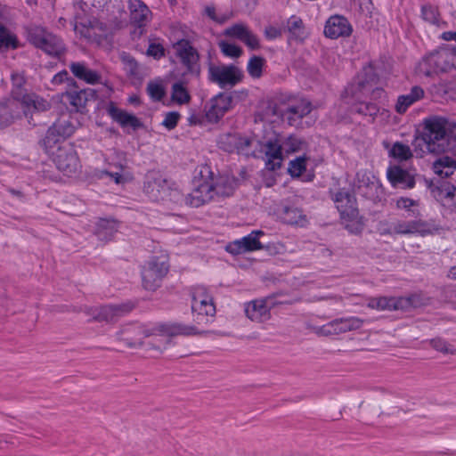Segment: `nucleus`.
<instances>
[{
    "instance_id": "1",
    "label": "nucleus",
    "mask_w": 456,
    "mask_h": 456,
    "mask_svg": "<svg viewBox=\"0 0 456 456\" xmlns=\"http://www.w3.org/2000/svg\"><path fill=\"white\" fill-rule=\"evenodd\" d=\"M421 138L428 151L434 154L451 152L456 157V134L447 128L444 118L434 117L425 119Z\"/></svg>"
},
{
    "instance_id": "2",
    "label": "nucleus",
    "mask_w": 456,
    "mask_h": 456,
    "mask_svg": "<svg viewBox=\"0 0 456 456\" xmlns=\"http://www.w3.org/2000/svg\"><path fill=\"white\" fill-rule=\"evenodd\" d=\"M12 88L11 91L13 100L20 102L23 113L27 118L32 117L35 111H45L49 108V103L36 94H28L23 87L25 79L19 74L12 75Z\"/></svg>"
},
{
    "instance_id": "3",
    "label": "nucleus",
    "mask_w": 456,
    "mask_h": 456,
    "mask_svg": "<svg viewBox=\"0 0 456 456\" xmlns=\"http://www.w3.org/2000/svg\"><path fill=\"white\" fill-rule=\"evenodd\" d=\"M453 59V55L445 50L433 51L418 63L416 72L425 77L449 72L454 68Z\"/></svg>"
},
{
    "instance_id": "4",
    "label": "nucleus",
    "mask_w": 456,
    "mask_h": 456,
    "mask_svg": "<svg viewBox=\"0 0 456 456\" xmlns=\"http://www.w3.org/2000/svg\"><path fill=\"white\" fill-rule=\"evenodd\" d=\"M169 270L167 260L159 256H152L142 267V282L145 289L155 291L160 287L163 278Z\"/></svg>"
},
{
    "instance_id": "5",
    "label": "nucleus",
    "mask_w": 456,
    "mask_h": 456,
    "mask_svg": "<svg viewBox=\"0 0 456 456\" xmlns=\"http://www.w3.org/2000/svg\"><path fill=\"white\" fill-rule=\"evenodd\" d=\"M354 191L373 202L380 200L383 194L382 185L379 178L365 169L356 172L354 180Z\"/></svg>"
},
{
    "instance_id": "6",
    "label": "nucleus",
    "mask_w": 456,
    "mask_h": 456,
    "mask_svg": "<svg viewBox=\"0 0 456 456\" xmlns=\"http://www.w3.org/2000/svg\"><path fill=\"white\" fill-rule=\"evenodd\" d=\"M208 77L221 89L227 90L240 83L244 74L240 69L233 64L210 65Z\"/></svg>"
},
{
    "instance_id": "7",
    "label": "nucleus",
    "mask_w": 456,
    "mask_h": 456,
    "mask_svg": "<svg viewBox=\"0 0 456 456\" xmlns=\"http://www.w3.org/2000/svg\"><path fill=\"white\" fill-rule=\"evenodd\" d=\"M51 159L56 167L68 175L75 174L79 167V158L72 143L58 146Z\"/></svg>"
},
{
    "instance_id": "8",
    "label": "nucleus",
    "mask_w": 456,
    "mask_h": 456,
    "mask_svg": "<svg viewBox=\"0 0 456 456\" xmlns=\"http://www.w3.org/2000/svg\"><path fill=\"white\" fill-rule=\"evenodd\" d=\"M134 308V304L127 301L118 305H104L92 308L89 314L95 322H116Z\"/></svg>"
},
{
    "instance_id": "9",
    "label": "nucleus",
    "mask_w": 456,
    "mask_h": 456,
    "mask_svg": "<svg viewBox=\"0 0 456 456\" xmlns=\"http://www.w3.org/2000/svg\"><path fill=\"white\" fill-rule=\"evenodd\" d=\"M155 335V328H147L142 324H127L117 332V339L123 342L129 348L142 345L145 338Z\"/></svg>"
},
{
    "instance_id": "10",
    "label": "nucleus",
    "mask_w": 456,
    "mask_h": 456,
    "mask_svg": "<svg viewBox=\"0 0 456 456\" xmlns=\"http://www.w3.org/2000/svg\"><path fill=\"white\" fill-rule=\"evenodd\" d=\"M199 175L209 178L211 185H213L214 194L216 196L228 197L233 193L237 187V178L229 175H219L218 177H215L211 167L208 165H204L200 167Z\"/></svg>"
},
{
    "instance_id": "11",
    "label": "nucleus",
    "mask_w": 456,
    "mask_h": 456,
    "mask_svg": "<svg viewBox=\"0 0 456 456\" xmlns=\"http://www.w3.org/2000/svg\"><path fill=\"white\" fill-rule=\"evenodd\" d=\"M232 106V95L228 94V92H221L205 106L206 118L209 122L217 123Z\"/></svg>"
},
{
    "instance_id": "12",
    "label": "nucleus",
    "mask_w": 456,
    "mask_h": 456,
    "mask_svg": "<svg viewBox=\"0 0 456 456\" xmlns=\"http://www.w3.org/2000/svg\"><path fill=\"white\" fill-rule=\"evenodd\" d=\"M198 184L191 193H188L184 198L186 205L191 208H199L206 203L211 201L214 197L213 185L209 178L201 177L198 175Z\"/></svg>"
},
{
    "instance_id": "13",
    "label": "nucleus",
    "mask_w": 456,
    "mask_h": 456,
    "mask_svg": "<svg viewBox=\"0 0 456 456\" xmlns=\"http://www.w3.org/2000/svg\"><path fill=\"white\" fill-rule=\"evenodd\" d=\"M332 199L342 219L354 221L357 218L359 211L354 194L342 188L334 194Z\"/></svg>"
},
{
    "instance_id": "14",
    "label": "nucleus",
    "mask_w": 456,
    "mask_h": 456,
    "mask_svg": "<svg viewBox=\"0 0 456 456\" xmlns=\"http://www.w3.org/2000/svg\"><path fill=\"white\" fill-rule=\"evenodd\" d=\"M181 62L186 67L187 71L195 76L200 75V54L191 42L187 39H181L174 45Z\"/></svg>"
},
{
    "instance_id": "15",
    "label": "nucleus",
    "mask_w": 456,
    "mask_h": 456,
    "mask_svg": "<svg viewBox=\"0 0 456 456\" xmlns=\"http://www.w3.org/2000/svg\"><path fill=\"white\" fill-rule=\"evenodd\" d=\"M29 41L37 48L49 54H58L61 51L60 39L41 27H35L28 32Z\"/></svg>"
},
{
    "instance_id": "16",
    "label": "nucleus",
    "mask_w": 456,
    "mask_h": 456,
    "mask_svg": "<svg viewBox=\"0 0 456 456\" xmlns=\"http://www.w3.org/2000/svg\"><path fill=\"white\" fill-rule=\"evenodd\" d=\"M264 235L265 232L262 230H254L247 236L228 243L225 249L232 255H240L262 249L264 246L260 242L259 238Z\"/></svg>"
},
{
    "instance_id": "17",
    "label": "nucleus",
    "mask_w": 456,
    "mask_h": 456,
    "mask_svg": "<svg viewBox=\"0 0 456 456\" xmlns=\"http://www.w3.org/2000/svg\"><path fill=\"white\" fill-rule=\"evenodd\" d=\"M155 335H166L168 337L175 336H201L208 331L200 330L194 325H188L183 322H160L154 325Z\"/></svg>"
},
{
    "instance_id": "18",
    "label": "nucleus",
    "mask_w": 456,
    "mask_h": 456,
    "mask_svg": "<svg viewBox=\"0 0 456 456\" xmlns=\"http://www.w3.org/2000/svg\"><path fill=\"white\" fill-rule=\"evenodd\" d=\"M276 305L273 296L252 300L245 305V314L253 322H265L271 316L270 310Z\"/></svg>"
},
{
    "instance_id": "19",
    "label": "nucleus",
    "mask_w": 456,
    "mask_h": 456,
    "mask_svg": "<svg viewBox=\"0 0 456 456\" xmlns=\"http://www.w3.org/2000/svg\"><path fill=\"white\" fill-rule=\"evenodd\" d=\"M261 152L265 153V167L270 171H275L281 167L283 160V148L280 137L268 139L261 146Z\"/></svg>"
},
{
    "instance_id": "20",
    "label": "nucleus",
    "mask_w": 456,
    "mask_h": 456,
    "mask_svg": "<svg viewBox=\"0 0 456 456\" xmlns=\"http://www.w3.org/2000/svg\"><path fill=\"white\" fill-rule=\"evenodd\" d=\"M364 321L355 316L346 318L334 319L321 329V332L325 336L339 335L352 330H359L362 327Z\"/></svg>"
},
{
    "instance_id": "21",
    "label": "nucleus",
    "mask_w": 456,
    "mask_h": 456,
    "mask_svg": "<svg viewBox=\"0 0 456 456\" xmlns=\"http://www.w3.org/2000/svg\"><path fill=\"white\" fill-rule=\"evenodd\" d=\"M65 96L75 111L85 113L86 105L90 102H94L98 97V94L97 91L93 88L88 87L78 90L77 87L74 88V90L67 91Z\"/></svg>"
},
{
    "instance_id": "22",
    "label": "nucleus",
    "mask_w": 456,
    "mask_h": 456,
    "mask_svg": "<svg viewBox=\"0 0 456 456\" xmlns=\"http://www.w3.org/2000/svg\"><path fill=\"white\" fill-rule=\"evenodd\" d=\"M106 111L122 128L131 127L133 131H137L143 127V123L135 115L118 108L111 101L107 103Z\"/></svg>"
},
{
    "instance_id": "23",
    "label": "nucleus",
    "mask_w": 456,
    "mask_h": 456,
    "mask_svg": "<svg viewBox=\"0 0 456 456\" xmlns=\"http://www.w3.org/2000/svg\"><path fill=\"white\" fill-rule=\"evenodd\" d=\"M324 35L331 39L349 37L353 28L348 20L342 15L330 16L324 27Z\"/></svg>"
},
{
    "instance_id": "24",
    "label": "nucleus",
    "mask_w": 456,
    "mask_h": 456,
    "mask_svg": "<svg viewBox=\"0 0 456 456\" xmlns=\"http://www.w3.org/2000/svg\"><path fill=\"white\" fill-rule=\"evenodd\" d=\"M387 177L395 188L411 189L416 183L414 175L399 165L389 167L387 170Z\"/></svg>"
},
{
    "instance_id": "25",
    "label": "nucleus",
    "mask_w": 456,
    "mask_h": 456,
    "mask_svg": "<svg viewBox=\"0 0 456 456\" xmlns=\"http://www.w3.org/2000/svg\"><path fill=\"white\" fill-rule=\"evenodd\" d=\"M395 235L420 234L425 236L431 233V228L428 222L421 219L411 221H397L393 223Z\"/></svg>"
},
{
    "instance_id": "26",
    "label": "nucleus",
    "mask_w": 456,
    "mask_h": 456,
    "mask_svg": "<svg viewBox=\"0 0 456 456\" xmlns=\"http://www.w3.org/2000/svg\"><path fill=\"white\" fill-rule=\"evenodd\" d=\"M419 180L424 183L437 201H444L445 199L454 196L456 187L447 181L441 179L434 181L421 177H419Z\"/></svg>"
},
{
    "instance_id": "27",
    "label": "nucleus",
    "mask_w": 456,
    "mask_h": 456,
    "mask_svg": "<svg viewBox=\"0 0 456 456\" xmlns=\"http://www.w3.org/2000/svg\"><path fill=\"white\" fill-rule=\"evenodd\" d=\"M169 182L161 175H150L144 182L143 191L152 201H161Z\"/></svg>"
},
{
    "instance_id": "28",
    "label": "nucleus",
    "mask_w": 456,
    "mask_h": 456,
    "mask_svg": "<svg viewBox=\"0 0 456 456\" xmlns=\"http://www.w3.org/2000/svg\"><path fill=\"white\" fill-rule=\"evenodd\" d=\"M131 22L138 27H144L151 16V11L142 0H127Z\"/></svg>"
},
{
    "instance_id": "29",
    "label": "nucleus",
    "mask_w": 456,
    "mask_h": 456,
    "mask_svg": "<svg viewBox=\"0 0 456 456\" xmlns=\"http://www.w3.org/2000/svg\"><path fill=\"white\" fill-rule=\"evenodd\" d=\"M424 90L419 86H414L410 92L397 97L395 110L398 114H404L408 109L424 97Z\"/></svg>"
},
{
    "instance_id": "30",
    "label": "nucleus",
    "mask_w": 456,
    "mask_h": 456,
    "mask_svg": "<svg viewBox=\"0 0 456 456\" xmlns=\"http://www.w3.org/2000/svg\"><path fill=\"white\" fill-rule=\"evenodd\" d=\"M118 222L113 218H100L94 228V235L102 242L111 240L118 232Z\"/></svg>"
},
{
    "instance_id": "31",
    "label": "nucleus",
    "mask_w": 456,
    "mask_h": 456,
    "mask_svg": "<svg viewBox=\"0 0 456 456\" xmlns=\"http://www.w3.org/2000/svg\"><path fill=\"white\" fill-rule=\"evenodd\" d=\"M285 32L289 33L288 42H304L307 37L302 19L292 15L284 22Z\"/></svg>"
},
{
    "instance_id": "32",
    "label": "nucleus",
    "mask_w": 456,
    "mask_h": 456,
    "mask_svg": "<svg viewBox=\"0 0 456 456\" xmlns=\"http://www.w3.org/2000/svg\"><path fill=\"white\" fill-rule=\"evenodd\" d=\"M312 110L311 102L305 100H301L296 104L288 106L284 112L288 123L290 126H297V123Z\"/></svg>"
},
{
    "instance_id": "33",
    "label": "nucleus",
    "mask_w": 456,
    "mask_h": 456,
    "mask_svg": "<svg viewBox=\"0 0 456 456\" xmlns=\"http://www.w3.org/2000/svg\"><path fill=\"white\" fill-rule=\"evenodd\" d=\"M69 69L74 77L87 84L95 85L101 80V75L97 71L89 69L85 62H71Z\"/></svg>"
},
{
    "instance_id": "34",
    "label": "nucleus",
    "mask_w": 456,
    "mask_h": 456,
    "mask_svg": "<svg viewBox=\"0 0 456 456\" xmlns=\"http://www.w3.org/2000/svg\"><path fill=\"white\" fill-rule=\"evenodd\" d=\"M281 219L285 224L304 227L308 223L303 210L294 205L284 206L281 211Z\"/></svg>"
},
{
    "instance_id": "35",
    "label": "nucleus",
    "mask_w": 456,
    "mask_h": 456,
    "mask_svg": "<svg viewBox=\"0 0 456 456\" xmlns=\"http://www.w3.org/2000/svg\"><path fill=\"white\" fill-rule=\"evenodd\" d=\"M367 306L379 311L401 310V308H399V297H370L367 303Z\"/></svg>"
},
{
    "instance_id": "36",
    "label": "nucleus",
    "mask_w": 456,
    "mask_h": 456,
    "mask_svg": "<svg viewBox=\"0 0 456 456\" xmlns=\"http://www.w3.org/2000/svg\"><path fill=\"white\" fill-rule=\"evenodd\" d=\"M54 131L55 128L49 127L45 136L39 141L40 147L50 157L54 153L58 146L68 143L67 142H64L61 136H58Z\"/></svg>"
},
{
    "instance_id": "37",
    "label": "nucleus",
    "mask_w": 456,
    "mask_h": 456,
    "mask_svg": "<svg viewBox=\"0 0 456 456\" xmlns=\"http://www.w3.org/2000/svg\"><path fill=\"white\" fill-rule=\"evenodd\" d=\"M384 147L388 149V156L398 162L407 161L413 157L410 146L401 142H395L390 148L388 142H384Z\"/></svg>"
},
{
    "instance_id": "38",
    "label": "nucleus",
    "mask_w": 456,
    "mask_h": 456,
    "mask_svg": "<svg viewBox=\"0 0 456 456\" xmlns=\"http://www.w3.org/2000/svg\"><path fill=\"white\" fill-rule=\"evenodd\" d=\"M433 171L441 178L449 177L456 170V160L449 156H443L433 163Z\"/></svg>"
},
{
    "instance_id": "39",
    "label": "nucleus",
    "mask_w": 456,
    "mask_h": 456,
    "mask_svg": "<svg viewBox=\"0 0 456 456\" xmlns=\"http://www.w3.org/2000/svg\"><path fill=\"white\" fill-rule=\"evenodd\" d=\"M378 104L370 102H357L351 106V112L369 118L373 122L379 112Z\"/></svg>"
},
{
    "instance_id": "40",
    "label": "nucleus",
    "mask_w": 456,
    "mask_h": 456,
    "mask_svg": "<svg viewBox=\"0 0 456 456\" xmlns=\"http://www.w3.org/2000/svg\"><path fill=\"white\" fill-rule=\"evenodd\" d=\"M171 99L178 104H185L191 101V95L183 78L172 85Z\"/></svg>"
},
{
    "instance_id": "41",
    "label": "nucleus",
    "mask_w": 456,
    "mask_h": 456,
    "mask_svg": "<svg viewBox=\"0 0 456 456\" xmlns=\"http://www.w3.org/2000/svg\"><path fill=\"white\" fill-rule=\"evenodd\" d=\"M282 143L283 151L287 154L299 151L306 144L299 136L290 134L287 137H280Z\"/></svg>"
},
{
    "instance_id": "42",
    "label": "nucleus",
    "mask_w": 456,
    "mask_h": 456,
    "mask_svg": "<svg viewBox=\"0 0 456 456\" xmlns=\"http://www.w3.org/2000/svg\"><path fill=\"white\" fill-rule=\"evenodd\" d=\"M216 312V305L212 300L204 307H201V310L192 312L194 314V322L199 325L208 324L210 322V318L215 316Z\"/></svg>"
},
{
    "instance_id": "43",
    "label": "nucleus",
    "mask_w": 456,
    "mask_h": 456,
    "mask_svg": "<svg viewBox=\"0 0 456 456\" xmlns=\"http://www.w3.org/2000/svg\"><path fill=\"white\" fill-rule=\"evenodd\" d=\"M18 47L17 37L4 25H0V50L17 49Z\"/></svg>"
},
{
    "instance_id": "44",
    "label": "nucleus",
    "mask_w": 456,
    "mask_h": 456,
    "mask_svg": "<svg viewBox=\"0 0 456 456\" xmlns=\"http://www.w3.org/2000/svg\"><path fill=\"white\" fill-rule=\"evenodd\" d=\"M238 133H225L220 134L217 140L219 149L228 153L235 152Z\"/></svg>"
},
{
    "instance_id": "45",
    "label": "nucleus",
    "mask_w": 456,
    "mask_h": 456,
    "mask_svg": "<svg viewBox=\"0 0 456 456\" xmlns=\"http://www.w3.org/2000/svg\"><path fill=\"white\" fill-rule=\"evenodd\" d=\"M424 305L420 294H411L408 297H399V308L401 311H409L411 308H418Z\"/></svg>"
},
{
    "instance_id": "46",
    "label": "nucleus",
    "mask_w": 456,
    "mask_h": 456,
    "mask_svg": "<svg viewBox=\"0 0 456 456\" xmlns=\"http://www.w3.org/2000/svg\"><path fill=\"white\" fill-rule=\"evenodd\" d=\"M265 60L261 56L253 55L247 65V71L250 77L259 78L263 74Z\"/></svg>"
},
{
    "instance_id": "47",
    "label": "nucleus",
    "mask_w": 456,
    "mask_h": 456,
    "mask_svg": "<svg viewBox=\"0 0 456 456\" xmlns=\"http://www.w3.org/2000/svg\"><path fill=\"white\" fill-rule=\"evenodd\" d=\"M50 128H55L54 132L58 136H61L64 142L74 134L76 129L74 125L69 120H59L53 123Z\"/></svg>"
},
{
    "instance_id": "48",
    "label": "nucleus",
    "mask_w": 456,
    "mask_h": 456,
    "mask_svg": "<svg viewBox=\"0 0 456 456\" xmlns=\"http://www.w3.org/2000/svg\"><path fill=\"white\" fill-rule=\"evenodd\" d=\"M306 160L307 158L305 156H301L289 161L288 172L291 177H299L305 171Z\"/></svg>"
},
{
    "instance_id": "49",
    "label": "nucleus",
    "mask_w": 456,
    "mask_h": 456,
    "mask_svg": "<svg viewBox=\"0 0 456 456\" xmlns=\"http://www.w3.org/2000/svg\"><path fill=\"white\" fill-rule=\"evenodd\" d=\"M422 19L433 25L438 24L439 12L438 8L431 4H427L421 6Z\"/></svg>"
},
{
    "instance_id": "50",
    "label": "nucleus",
    "mask_w": 456,
    "mask_h": 456,
    "mask_svg": "<svg viewBox=\"0 0 456 456\" xmlns=\"http://www.w3.org/2000/svg\"><path fill=\"white\" fill-rule=\"evenodd\" d=\"M222 53L230 58H239L243 53L241 47L234 43L222 40L218 43Z\"/></svg>"
},
{
    "instance_id": "51",
    "label": "nucleus",
    "mask_w": 456,
    "mask_h": 456,
    "mask_svg": "<svg viewBox=\"0 0 456 456\" xmlns=\"http://www.w3.org/2000/svg\"><path fill=\"white\" fill-rule=\"evenodd\" d=\"M285 32L284 22L267 25L264 29V36L266 40L273 41L281 38Z\"/></svg>"
},
{
    "instance_id": "52",
    "label": "nucleus",
    "mask_w": 456,
    "mask_h": 456,
    "mask_svg": "<svg viewBox=\"0 0 456 456\" xmlns=\"http://www.w3.org/2000/svg\"><path fill=\"white\" fill-rule=\"evenodd\" d=\"M121 61L125 65L126 74L131 77H136L139 74V66L136 60L129 53H123L121 54Z\"/></svg>"
},
{
    "instance_id": "53",
    "label": "nucleus",
    "mask_w": 456,
    "mask_h": 456,
    "mask_svg": "<svg viewBox=\"0 0 456 456\" xmlns=\"http://www.w3.org/2000/svg\"><path fill=\"white\" fill-rule=\"evenodd\" d=\"M173 185L174 184L169 182L167 190L166 191V193L164 194L163 200L161 201H169L175 204H181L183 201H184L185 196L177 188L173 187Z\"/></svg>"
},
{
    "instance_id": "54",
    "label": "nucleus",
    "mask_w": 456,
    "mask_h": 456,
    "mask_svg": "<svg viewBox=\"0 0 456 456\" xmlns=\"http://www.w3.org/2000/svg\"><path fill=\"white\" fill-rule=\"evenodd\" d=\"M248 31V28L245 25H243L241 23H236V24H233L232 26L227 28L224 30V34L226 37H234V38H237V39L242 41V39L244 38V37Z\"/></svg>"
},
{
    "instance_id": "55",
    "label": "nucleus",
    "mask_w": 456,
    "mask_h": 456,
    "mask_svg": "<svg viewBox=\"0 0 456 456\" xmlns=\"http://www.w3.org/2000/svg\"><path fill=\"white\" fill-rule=\"evenodd\" d=\"M51 82L54 86L61 85V84L66 82L69 86L73 87V88H77V84L76 80L73 77H69V75L66 69H63V70L58 72L57 74H55L53 77Z\"/></svg>"
},
{
    "instance_id": "56",
    "label": "nucleus",
    "mask_w": 456,
    "mask_h": 456,
    "mask_svg": "<svg viewBox=\"0 0 456 456\" xmlns=\"http://www.w3.org/2000/svg\"><path fill=\"white\" fill-rule=\"evenodd\" d=\"M147 92H148V94L150 95V97L154 102L161 101L166 94L163 86L160 84H158V83H153V82H150L148 84Z\"/></svg>"
},
{
    "instance_id": "57",
    "label": "nucleus",
    "mask_w": 456,
    "mask_h": 456,
    "mask_svg": "<svg viewBox=\"0 0 456 456\" xmlns=\"http://www.w3.org/2000/svg\"><path fill=\"white\" fill-rule=\"evenodd\" d=\"M236 141L235 152L238 154L249 155L250 146L252 144L251 138L238 134V140Z\"/></svg>"
},
{
    "instance_id": "58",
    "label": "nucleus",
    "mask_w": 456,
    "mask_h": 456,
    "mask_svg": "<svg viewBox=\"0 0 456 456\" xmlns=\"http://www.w3.org/2000/svg\"><path fill=\"white\" fill-rule=\"evenodd\" d=\"M181 118V115L177 111H168L165 114V118L161 123L167 130L175 129Z\"/></svg>"
},
{
    "instance_id": "59",
    "label": "nucleus",
    "mask_w": 456,
    "mask_h": 456,
    "mask_svg": "<svg viewBox=\"0 0 456 456\" xmlns=\"http://www.w3.org/2000/svg\"><path fill=\"white\" fill-rule=\"evenodd\" d=\"M430 345L436 351L444 354H453L455 351L452 345H450L447 341L440 338L431 339Z\"/></svg>"
},
{
    "instance_id": "60",
    "label": "nucleus",
    "mask_w": 456,
    "mask_h": 456,
    "mask_svg": "<svg viewBox=\"0 0 456 456\" xmlns=\"http://www.w3.org/2000/svg\"><path fill=\"white\" fill-rule=\"evenodd\" d=\"M191 299H206L208 301H212L213 297L209 294L208 289L203 285H197L191 288Z\"/></svg>"
},
{
    "instance_id": "61",
    "label": "nucleus",
    "mask_w": 456,
    "mask_h": 456,
    "mask_svg": "<svg viewBox=\"0 0 456 456\" xmlns=\"http://www.w3.org/2000/svg\"><path fill=\"white\" fill-rule=\"evenodd\" d=\"M417 205V202L409 198H400L397 200L396 206L398 208L406 209L410 211L411 214L410 216H417L419 215L418 210L411 209V208Z\"/></svg>"
},
{
    "instance_id": "62",
    "label": "nucleus",
    "mask_w": 456,
    "mask_h": 456,
    "mask_svg": "<svg viewBox=\"0 0 456 456\" xmlns=\"http://www.w3.org/2000/svg\"><path fill=\"white\" fill-rule=\"evenodd\" d=\"M249 49L257 50L260 48L259 39L256 35L248 29L242 41Z\"/></svg>"
},
{
    "instance_id": "63",
    "label": "nucleus",
    "mask_w": 456,
    "mask_h": 456,
    "mask_svg": "<svg viewBox=\"0 0 456 456\" xmlns=\"http://www.w3.org/2000/svg\"><path fill=\"white\" fill-rule=\"evenodd\" d=\"M147 54L149 56H152L156 60H159L165 55V49L160 44L151 43L147 49Z\"/></svg>"
},
{
    "instance_id": "64",
    "label": "nucleus",
    "mask_w": 456,
    "mask_h": 456,
    "mask_svg": "<svg viewBox=\"0 0 456 456\" xmlns=\"http://www.w3.org/2000/svg\"><path fill=\"white\" fill-rule=\"evenodd\" d=\"M83 4L103 11L110 5V0H83Z\"/></svg>"
}]
</instances>
